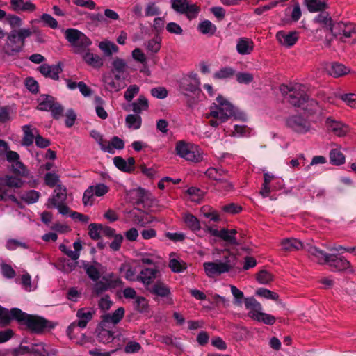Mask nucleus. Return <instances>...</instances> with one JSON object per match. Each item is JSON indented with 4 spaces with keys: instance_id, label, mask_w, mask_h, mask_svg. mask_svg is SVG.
<instances>
[{
    "instance_id": "obj_1",
    "label": "nucleus",
    "mask_w": 356,
    "mask_h": 356,
    "mask_svg": "<svg viewBox=\"0 0 356 356\" xmlns=\"http://www.w3.org/2000/svg\"><path fill=\"white\" fill-rule=\"evenodd\" d=\"M206 118H210L209 124L213 127H217L232 118L241 121L246 120L245 114L222 95H218L216 102L211 104Z\"/></svg>"
},
{
    "instance_id": "obj_2",
    "label": "nucleus",
    "mask_w": 356,
    "mask_h": 356,
    "mask_svg": "<svg viewBox=\"0 0 356 356\" xmlns=\"http://www.w3.org/2000/svg\"><path fill=\"white\" fill-rule=\"evenodd\" d=\"M11 320H16L24 324L32 332H42L46 328H52L54 325L45 318L26 314L18 308L8 310L0 305V323L7 325Z\"/></svg>"
},
{
    "instance_id": "obj_3",
    "label": "nucleus",
    "mask_w": 356,
    "mask_h": 356,
    "mask_svg": "<svg viewBox=\"0 0 356 356\" xmlns=\"http://www.w3.org/2000/svg\"><path fill=\"white\" fill-rule=\"evenodd\" d=\"M307 252L319 264H327L332 271L353 273L350 263L337 253H327L317 247H309Z\"/></svg>"
},
{
    "instance_id": "obj_4",
    "label": "nucleus",
    "mask_w": 356,
    "mask_h": 356,
    "mask_svg": "<svg viewBox=\"0 0 356 356\" xmlns=\"http://www.w3.org/2000/svg\"><path fill=\"white\" fill-rule=\"evenodd\" d=\"M236 265V257L234 254L225 252L220 259L207 261L203 264V268L207 277L213 278L229 272Z\"/></svg>"
},
{
    "instance_id": "obj_5",
    "label": "nucleus",
    "mask_w": 356,
    "mask_h": 356,
    "mask_svg": "<svg viewBox=\"0 0 356 356\" xmlns=\"http://www.w3.org/2000/svg\"><path fill=\"white\" fill-rule=\"evenodd\" d=\"M32 31L29 28L13 29L6 35V40L3 47L5 54L14 56L21 52L25 44V40L30 37Z\"/></svg>"
},
{
    "instance_id": "obj_6",
    "label": "nucleus",
    "mask_w": 356,
    "mask_h": 356,
    "mask_svg": "<svg viewBox=\"0 0 356 356\" xmlns=\"http://www.w3.org/2000/svg\"><path fill=\"white\" fill-rule=\"evenodd\" d=\"M306 90V86L299 83L280 86V91L284 99L291 105L299 108L305 104L304 101L307 97Z\"/></svg>"
},
{
    "instance_id": "obj_7",
    "label": "nucleus",
    "mask_w": 356,
    "mask_h": 356,
    "mask_svg": "<svg viewBox=\"0 0 356 356\" xmlns=\"http://www.w3.org/2000/svg\"><path fill=\"white\" fill-rule=\"evenodd\" d=\"M175 152L179 157L188 162L199 163L204 159V152L199 145L184 140L177 142Z\"/></svg>"
},
{
    "instance_id": "obj_8",
    "label": "nucleus",
    "mask_w": 356,
    "mask_h": 356,
    "mask_svg": "<svg viewBox=\"0 0 356 356\" xmlns=\"http://www.w3.org/2000/svg\"><path fill=\"white\" fill-rule=\"evenodd\" d=\"M245 309L249 310L248 316L252 319L262 322L266 325H273L275 322V318L268 314L262 312L261 305L253 297L244 298Z\"/></svg>"
},
{
    "instance_id": "obj_9",
    "label": "nucleus",
    "mask_w": 356,
    "mask_h": 356,
    "mask_svg": "<svg viewBox=\"0 0 356 356\" xmlns=\"http://www.w3.org/2000/svg\"><path fill=\"white\" fill-rule=\"evenodd\" d=\"M65 37L74 48L76 54L83 53L91 44V40L82 32L76 29H67L65 31Z\"/></svg>"
},
{
    "instance_id": "obj_10",
    "label": "nucleus",
    "mask_w": 356,
    "mask_h": 356,
    "mask_svg": "<svg viewBox=\"0 0 356 356\" xmlns=\"http://www.w3.org/2000/svg\"><path fill=\"white\" fill-rule=\"evenodd\" d=\"M95 312L96 309L93 307H82L79 309L76 314L77 320L70 323L67 327V335L72 338V333L75 328H86L88 323L92 319Z\"/></svg>"
},
{
    "instance_id": "obj_11",
    "label": "nucleus",
    "mask_w": 356,
    "mask_h": 356,
    "mask_svg": "<svg viewBox=\"0 0 356 356\" xmlns=\"http://www.w3.org/2000/svg\"><path fill=\"white\" fill-rule=\"evenodd\" d=\"M286 124L293 132L298 134H306L312 130L311 122L300 115L289 117L286 120Z\"/></svg>"
},
{
    "instance_id": "obj_12",
    "label": "nucleus",
    "mask_w": 356,
    "mask_h": 356,
    "mask_svg": "<svg viewBox=\"0 0 356 356\" xmlns=\"http://www.w3.org/2000/svg\"><path fill=\"white\" fill-rule=\"evenodd\" d=\"M200 81L197 74L195 72H190L184 75L179 81V88L181 91L187 95L188 92L195 93L200 90Z\"/></svg>"
},
{
    "instance_id": "obj_13",
    "label": "nucleus",
    "mask_w": 356,
    "mask_h": 356,
    "mask_svg": "<svg viewBox=\"0 0 356 356\" xmlns=\"http://www.w3.org/2000/svg\"><path fill=\"white\" fill-rule=\"evenodd\" d=\"M147 291L152 295L165 299L166 303L172 304L173 300L170 287L163 280H156Z\"/></svg>"
},
{
    "instance_id": "obj_14",
    "label": "nucleus",
    "mask_w": 356,
    "mask_h": 356,
    "mask_svg": "<svg viewBox=\"0 0 356 356\" xmlns=\"http://www.w3.org/2000/svg\"><path fill=\"white\" fill-rule=\"evenodd\" d=\"M124 315V309L123 307H119L111 314H104L101 316V321L98 324V327H108L111 329L122 319Z\"/></svg>"
},
{
    "instance_id": "obj_15",
    "label": "nucleus",
    "mask_w": 356,
    "mask_h": 356,
    "mask_svg": "<svg viewBox=\"0 0 356 356\" xmlns=\"http://www.w3.org/2000/svg\"><path fill=\"white\" fill-rule=\"evenodd\" d=\"M159 274L158 268H145L142 269L139 273L138 282H141L145 289L147 290L148 287L152 286L154 280L157 277Z\"/></svg>"
},
{
    "instance_id": "obj_16",
    "label": "nucleus",
    "mask_w": 356,
    "mask_h": 356,
    "mask_svg": "<svg viewBox=\"0 0 356 356\" xmlns=\"http://www.w3.org/2000/svg\"><path fill=\"white\" fill-rule=\"evenodd\" d=\"M325 127L329 132L337 136H344L349 131L348 127L340 121H337L331 117L327 118Z\"/></svg>"
},
{
    "instance_id": "obj_17",
    "label": "nucleus",
    "mask_w": 356,
    "mask_h": 356,
    "mask_svg": "<svg viewBox=\"0 0 356 356\" xmlns=\"http://www.w3.org/2000/svg\"><path fill=\"white\" fill-rule=\"evenodd\" d=\"M67 199L66 188L58 184L54 191L53 194L49 197L47 207L53 208L54 207L65 203Z\"/></svg>"
},
{
    "instance_id": "obj_18",
    "label": "nucleus",
    "mask_w": 356,
    "mask_h": 356,
    "mask_svg": "<svg viewBox=\"0 0 356 356\" xmlns=\"http://www.w3.org/2000/svg\"><path fill=\"white\" fill-rule=\"evenodd\" d=\"M305 104H302L300 108L307 112L309 115H318L320 116L323 115L326 111L314 99H309L307 96V99L304 101Z\"/></svg>"
},
{
    "instance_id": "obj_19",
    "label": "nucleus",
    "mask_w": 356,
    "mask_h": 356,
    "mask_svg": "<svg viewBox=\"0 0 356 356\" xmlns=\"http://www.w3.org/2000/svg\"><path fill=\"white\" fill-rule=\"evenodd\" d=\"M103 82L106 89L110 92H118L122 88L121 75L105 74L103 76Z\"/></svg>"
},
{
    "instance_id": "obj_20",
    "label": "nucleus",
    "mask_w": 356,
    "mask_h": 356,
    "mask_svg": "<svg viewBox=\"0 0 356 356\" xmlns=\"http://www.w3.org/2000/svg\"><path fill=\"white\" fill-rule=\"evenodd\" d=\"M38 69L42 75L54 80H58L59 74L62 72L61 66L59 64L52 65L43 64L40 65Z\"/></svg>"
},
{
    "instance_id": "obj_21",
    "label": "nucleus",
    "mask_w": 356,
    "mask_h": 356,
    "mask_svg": "<svg viewBox=\"0 0 356 356\" xmlns=\"http://www.w3.org/2000/svg\"><path fill=\"white\" fill-rule=\"evenodd\" d=\"M80 266L83 268L87 275L93 281H97L100 277L99 268L101 265L99 263L93 264L86 261H80Z\"/></svg>"
},
{
    "instance_id": "obj_22",
    "label": "nucleus",
    "mask_w": 356,
    "mask_h": 356,
    "mask_svg": "<svg viewBox=\"0 0 356 356\" xmlns=\"http://www.w3.org/2000/svg\"><path fill=\"white\" fill-rule=\"evenodd\" d=\"M253 41L248 38H240L236 41V49L240 55H249L254 49Z\"/></svg>"
},
{
    "instance_id": "obj_23",
    "label": "nucleus",
    "mask_w": 356,
    "mask_h": 356,
    "mask_svg": "<svg viewBox=\"0 0 356 356\" xmlns=\"http://www.w3.org/2000/svg\"><path fill=\"white\" fill-rule=\"evenodd\" d=\"M276 37L281 44L289 47L294 45L297 42L298 33L296 31L286 33L280 31L277 32Z\"/></svg>"
},
{
    "instance_id": "obj_24",
    "label": "nucleus",
    "mask_w": 356,
    "mask_h": 356,
    "mask_svg": "<svg viewBox=\"0 0 356 356\" xmlns=\"http://www.w3.org/2000/svg\"><path fill=\"white\" fill-rule=\"evenodd\" d=\"M282 248L285 251H295L301 249H307L312 245H305L300 241L295 238H289L282 240L280 243Z\"/></svg>"
},
{
    "instance_id": "obj_25",
    "label": "nucleus",
    "mask_w": 356,
    "mask_h": 356,
    "mask_svg": "<svg viewBox=\"0 0 356 356\" xmlns=\"http://www.w3.org/2000/svg\"><path fill=\"white\" fill-rule=\"evenodd\" d=\"M113 163L120 170L125 172H130L134 170L135 160L133 157H129L127 160L120 156L113 158Z\"/></svg>"
},
{
    "instance_id": "obj_26",
    "label": "nucleus",
    "mask_w": 356,
    "mask_h": 356,
    "mask_svg": "<svg viewBox=\"0 0 356 356\" xmlns=\"http://www.w3.org/2000/svg\"><path fill=\"white\" fill-rule=\"evenodd\" d=\"M124 147V141L118 136H114L112 138L111 142H106V145L102 146V151L113 154L115 153V149L121 150Z\"/></svg>"
},
{
    "instance_id": "obj_27",
    "label": "nucleus",
    "mask_w": 356,
    "mask_h": 356,
    "mask_svg": "<svg viewBox=\"0 0 356 356\" xmlns=\"http://www.w3.org/2000/svg\"><path fill=\"white\" fill-rule=\"evenodd\" d=\"M326 70L328 74L334 77L343 76L349 72V70L343 65L338 63H332L329 64Z\"/></svg>"
},
{
    "instance_id": "obj_28",
    "label": "nucleus",
    "mask_w": 356,
    "mask_h": 356,
    "mask_svg": "<svg viewBox=\"0 0 356 356\" xmlns=\"http://www.w3.org/2000/svg\"><path fill=\"white\" fill-rule=\"evenodd\" d=\"M168 266L170 270L175 273H181L186 269V263L181 259L177 258L174 253L170 255Z\"/></svg>"
},
{
    "instance_id": "obj_29",
    "label": "nucleus",
    "mask_w": 356,
    "mask_h": 356,
    "mask_svg": "<svg viewBox=\"0 0 356 356\" xmlns=\"http://www.w3.org/2000/svg\"><path fill=\"white\" fill-rule=\"evenodd\" d=\"M185 225L192 232H197L200 230V220L191 213H184L182 217Z\"/></svg>"
},
{
    "instance_id": "obj_30",
    "label": "nucleus",
    "mask_w": 356,
    "mask_h": 356,
    "mask_svg": "<svg viewBox=\"0 0 356 356\" xmlns=\"http://www.w3.org/2000/svg\"><path fill=\"white\" fill-rule=\"evenodd\" d=\"M205 175L209 179L216 181V184H218L220 181H226L227 172L221 168H209L205 172Z\"/></svg>"
},
{
    "instance_id": "obj_31",
    "label": "nucleus",
    "mask_w": 356,
    "mask_h": 356,
    "mask_svg": "<svg viewBox=\"0 0 356 356\" xmlns=\"http://www.w3.org/2000/svg\"><path fill=\"white\" fill-rule=\"evenodd\" d=\"M131 106L134 113L140 115L143 111L148 109L149 102L145 96L140 95L135 102L131 103Z\"/></svg>"
},
{
    "instance_id": "obj_32",
    "label": "nucleus",
    "mask_w": 356,
    "mask_h": 356,
    "mask_svg": "<svg viewBox=\"0 0 356 356\" xmlns=\"http://www.w3.org/2000/svg\"><path fill=\"white\" fill-rule=\"evenodd\" d=\"M38 109L48 111L52 108L55 99L52 96L42 95L38 99Z\"/></svg>"
},
{
    "instance_id": "obj_33",
    "label": "nucleus",
    "mask_w": 356,
    "mask_h": 356,
    "mask_svg": "<svg viewBox=\"0 0 356 356\" xmlns=\"http://www.w3.org/2000/svg\"><path fill=\"white\" fill-rule=\"evenodd\" d=\"M125 124L129 129L137 130L142 124L141 116L138 114H129L125 118Z\"/></svg>"
},
{
    "instance_id": "obj_34",
    "label": "nucleus",
    "mask_w": 356,
    "mask_h": 356,
    "mask_svg": "<svg viewBox=\"0 0 356 356\" xmlns=\"http://www.w3.org/2000/svg\"><path fill=\"white\" fill-rule=\"evenodd\" d=\"M197 29L204 35H213L216 33L217 28L211 22L205 19L198 24Z\"/></svg>"
},
{
    "instance_id": "obj_35",
    "label": "nucleus",
    "mask_w": 356,
    "mask_h": 356,
    "mask_svg": "<svg viewBox=\"0 0 356 356\" xmlns=\"http://www.w3.org/2000/svg\"><path fill=\"white\" fill-rule=\"evenodd\" d=\"M83 58L86 63L92 66L93 67L99 68L103 65L102 58L91 52H86L83 56Z\"/></svg>"
},
{
    "instance_id": "obj_36",
    "label": "nucleus",
    "mask_w": 356,
    "mask_h": 356,
    "mask_svg": "<svg viewBox=\"0 0 356 356\" xmlns=\"http://www.w3.org/2000/svg\"><path fill=\"white\" fill-rule=\"evenodd\" d=\"M339 29H343V42H346L347 39L353 38L354 41L356 39V26L351 23H346V24H341Z\"/></svg>"
},
{
    "instance_id": "obj_37",
    "label": "nucleus",
    "mask_w": 356,
    "mask_h": 356,
    "mask_svg": "<svg viewBox=\"0 0 356 356\" xmlns=\"http://www.w3.org/2000/svg\"><path fill=\"white\" fill-rule=\"evenodd\" d=\"M303 3L311 13L321 11L326 7L325 3L321 0H303Z\"/></svg>"
},
{
    "instance_id": "obj_38",
    "label": "nucleus",
    "mask_w": 356,
    "mask_h": 356,
    "mask_svg": "<svg viewBox=\"0 0 356 356\" xmlns=\"http://www.w3.org/2000/svg\"><path fill=\"white\" fill-rule=\"evenodd\" d=\"M98 47L106 56H110L113 53L118 51V47L114 42L108 40L100 42Z\"/></svg>"
},
{
    "instance_id": "obj_39",
    "label": "nucleus",
    "mask_w": 356,
    "mask_h": 356,
    "mask_svg": "<svg viewBox=\"0 0 356 356\" xmlns=\"http://www.w3.org/2000/svg\"><path fill=\"white\" fill-rule=\"evenodd\" d=\"M99 333L97 335L99 342L103 343H109L114 339L113 332L108 327H98Z\"/></svg>"
},
{
    "instance_id": "obj_40",
    "label": "nucleus",
    "mask_w": 356,
    "mask_h": 356,
    "mask_svg": "<svg viewBox=\"0 0 356 356\" xmlns=\"http://www.w3.org/2000/svg\"><path fill=\"white\" fill-rule=\"evenodd\" d=\"M314 22L322 25L327 30L330 31V26L332 25L331 17L326 12H321L317 15L314 19Z\"/></svg>"
},
{
    "instance_id": "obj_41",
    "label": "nucleus",
    "mask_w": 356,
    "mask_h": 356,
    "mask_svg": "<svg viewBox=\"0 0 356 356\" xmlns=\"http://www.w3.org/2000/svg\"><path fill=\"white\" fill-rule=\"evenodd\" d=\"M32 355L33 356H49V351L47 346L42 343H33L32 344Z\"/></svg>"
},
{
    "instance_id": "obj_42",
    "label": "nucleus",
    "mask_w": 356,
    "mask_h": 356,
    "mask_svg": "<svg viewBox=\"0 0 356 356\" xmlns=\"http://www.w3.org/2000/svg\"><path fill=\"white\" fill-rule=\"evenodd\" d=\"M3 181L5 185L10 188H19L24 184V181L16 176L6 175L3 179Z\"/></svg>"
},
{
    "instance_id": "obj_43",
    "label": "nucleus",
    "mask_w": 356,
    "mask_h": 356,
    "mask_svg": "<svg viewBox=\"0 0 356 356\" xmlns=\"http://www.w3.org/2000/svg\"><path fill=\"white\" fill-rule=\"evenodd\" d=\"M40 193L35 190L26 191L21 195V199L27 204L36 202L40 197Z\"/></svg>"
},
{
    "instance_id": "obj_44",
    "label": "nucleus",
    "mask_w": 356,
    "mask_h": 356,
    "mask_svg": "<svg viewBox=\"0 0 356 356\" xmlns=\"http://www.w3.org/2000/svg\"><path fill=\"white\" fill-rule=\"evenodd\" d=\"M330 162L336 165H339L345 162V156L338 149H332L330 152Z\"/></svg>"
},
{
    "instance_id": "obj_45",
    "label": "nucleus",
    "mask_w": 356,
    "mask_h": 356,
    "mask_svg": "<svg viewBox=\"0 0 356 356\" xmlns=\"http://www.w3.org/2000/svg\"><path fill=\"white\" fill-rule=\"evenodd\" d=\"M23 131L24 133V143L26 145H30L33 143L34 138H35V134L37 131L35 129H32L29 125H24L23 127Z\"/></svg>"
},
{
    "instance_id": "obj_46",
    "label": "nucleus",
    "mask_w": 356,
    "mask_h": 356,
    "mask_svg": "<svg viewBox=\"0 0 356 356\" xmlns=\"http://www.w3.org/2000/svg\"><path fill=\"white\" fill-rule=\"evenodd\" d=\"M191 201L199 203L204 197V192L198 188L191 187L186 191Z\"/></svg>"
},
{
    "instance_id": "obj_47",
    "label": "nucleus",
    "mask_w": 356,
    "mask_h": 356,
    "mask_svg": "<svg viewBox=\"0 0 356 356\" xmlns=\"http://www.w3.org/2000/svg\"><path fill=\"white\" fill-rule=\"evenodd\" d=\"M236 231L235 229H222L220 238L226 242L236 245L237 241L235 237Z\"/></svg>"
},
{
    "instance_id": "obj_48",
    "label": "nucleus",
    "mask_w": 356,
    "mask_h": 356,
    "mask_svg": "<svg viewBox=\"0 0 356 356\" xmlns=\"http://www.w3.org/2000/svg\"><path fill=\"white\" fill-rule=\"evenodd\" d=\"M21 280L22 287L26 291H32L37 289V284L31 282V277L28 273L22 275Z\"/></svg>"
},
{
    "instance_id": "obj_49",
    "label": "nucleus",
    "mask_w": 356,
    "mask_h": 356,
    "mask_svg": "<svg viewBox=\"0 0 356 356\" xmlns=\"http://www.w3.org/2000/svg\"><path fill=\"white\" fill-rule=\"evenodd\" d=\"M112 65L113 67V72H116V74L120 75L125 72L126 70L128 67L127 62L124 59L120 58H115L113 61Z\"/></svg>"
},
{
    "instance_id": "obj_50",
    "label": "nucleus",
    "mask_w": 356,
    "mask_h": 356,
    "mask_svg": "<svg viewBox=\"0 0 356 356\" xmlns=\"http://www.w3.org/2000/svg\"><path fill=\"white\" fill-rule=\"evenodd\" d=\"M61 270L65 273H70L75 270L78 262L76 261H70L66 258H61L59 260Z\"/></svg>"
},
{
    "instance_id": "obj_51",
    "label": "nucleus",
    "mask_w": 356,
    "mask_h": 356,
    "mask_svg": "<svg viewBox=\"0 0 356 356\" xmlns=\"http://www.w3.org/2000/svg\"><path fill=\"white\" fill-rule=\"evenodd\" d=\"M337 97L341 99L347 106L352 108H356V94H339L337 95Z\"/></svg>"
},
{
    "instance_id": "obj_52",
    "label": "nucleus",
    "mask_w": 356,
    "mask_h": 356,
    "mask_svg": "<svg viewBox=\"0 0 356 356\" xmlns=\"http://www.w3.org/2000/svg\"><path fill=\"white\" fill-rule=\"evenodd\" d=\"M88 234L92 239H99L102 235V225L91 223L88 227Z\"/></svg>"
},
{
    "instance_id": "obj_53",
    "label": "nucleus",
    "mask_w": 356,
    "mask_h": 356,
    "mask_svg": "<svg viewBox=\"0 0 356 356\" xmlns=\"http://www.w3.org/2000/svg\"><path fill=\"white\" fill-rule=\"evenodd\" d=\"M202 215L209 218L210 221L218 222L220 220L218 213L207 206H204L201 209Z\"/></svg>"
},
{
    "instance_id": "obj_54",
    "label": "nucleus",
    "mask_w": 356,
    "mask_h": 356,
    "mask_svg": "<svg viewBox=\"0 0 356 356\" xmlns=\"http://www.w3.org/2000/svg\"><path fill=\"white\" fill-rule=\"evenodd\" d=\"M250 134V130L249 129L244 125H238L236 124L234 127V131L230 134L231 136L233 137H244L248 136Z\"/></svg>"
},
{
    "instance_id": "obj_55",
    "label": "nucleus",
    "mask_w": 356,
    "mask_h": 356,
    "mask_svg": "<svg viewBox=\"0 0 356 356\" xmlns=\"http://www.w3.org/2000/svg\"><path fill=\"white\" fill-rule=\"evenodd\" d=\"M256 294L266 299H270L273 300H277L279 298L277 293L264 288L258 289L256 291Z\"/></svg>"
},
{
    "instance_id": "obj_56",
    "label": "nucleus",
    "mask_w": 356,
    "mask_h": 356,
    "mask_svg": "<svg viewBox=\"0 0 356 356\" xmlns=\"http://www.w3.org/2000/svg\"><path fill=\"white\" fill-rule=\"evenodd\" d=\"M234 74V70L232 67H225L221 68L219 71L214 74V78L219 79H227L232 76Z\"/></svg>"
},
{
    "instance_id": "obj_57",
    "label": "nucleus",
    "mask_w": 356,
    "mask_h": 356,
    "mask_svg": "<svg viewBox=\"0 0 356 356\" xmlns=\"http://www.w3.org/2000/svg\"><path fill=\"white\" fill-rule=\"evenodd\" d=\"M230 288L232 294L234 296V305L236 306H241L243 303V299L244 298L243 293L235 286L232 285Z\"/></svg>"
},
{
    "instance_id": "obj_58",
    "label": "nucleus",
    "mask_w": 356,
    "mask_h": 356,
    "mask_svg": "<svg viewBox=\"0 0 356 356\" xmlns=\"http://www.w3.org/2000/svg\"><path fill=\"white\" fill-rule=\"evenodd\" d=\"M161 14L160 8L156 5L155 3L150 2L147 4L145 8V16L152 17L159 15Z\"/></svg>"
},
{
    "instance_id": "obj_59",
    "label": "nucleus",
    "mask_w": 356,
    "mask_h": 356,
    "mask_svg": "<svg viewBox=\"0 0 356 356\" xmlns=\"http://www.w3.org/2000/svg\"><path fill=\"white\" fill-rule=\"evenodd\" d=\"M140 90L139 87L137 85L129 86L124 94V97L127 102H131L133 98L138 94Z\"/></svg>"
},
{
    "instance_id": "obj_60",
    "label": "nucleus",
    "mask_w": 356,
    "mask_h": 356,
    "mask_svg": "<svg viewBox=\"0 0 356 356\" xmlns=\"http://www.w3.org/2000/svg\"><path fill=\"white\" fill-rule=\"evenodd\" d=\"M273 275L265 270L259 271L257 276V281L261 284L270 283L273 280Z\"/></svg>"
},
{
    "instance_id": "obj_61",
    "label": "nucleus",
    "mask_w": 356,
    "mask_h": 356,
    "mask_svg": "<svg viewBox=\"0 0 356 356\" xmlns=\"http://www.w3.org/2000/svg\"><path fill=\"white\" fill-rule=\"evenodd\" d=\"M148 306L147 300L142 296L136 297L134 302V307L140 312H144L147 310Z\"/></svg>"
},
{
    "instance_id": "obj_62",
    "label": "nucleus",
    "mask_w": 356,
    "mask_h": 356,
    "mask_svg": "<svg viewBox=\"0 0 356 356\" xmlns=\"http://www.w3.org/2000/svg\"><path fill=\"white\" fill-rule=\"evenodd\" d=\"M1 271L3 277L8 279L13 278L16 275V273L12 266L7 264L2 263L1 264Z\"/></svg>"
},
{
    "instance_id": "obj_63",
    "label": "nucleus",
    "mask_w": 356,
    "mask_h": 356,
    "mask_svg": "<svg viewBox=\"0 0 356 356\" xmlns=\"http://www.w3.org/2000/svg\"><path fill=\"white\" fill-rule=\"evenodd\" d=\"M102 280L110 284L111 287H115L122 283L120 279L112 273L103 276Z\"/></svg>"
},
{
    "instance_id": "obj_64",
    "label": "nucleus",
    "mask_w": 356,
    "mask_h": 356,
    "mask_svg": "<svg viewBox=\"0 0 356 356\" xmlns=\"http://www.w3.org/2000/svg\"><path fill=\"white\" fill-rule=\"evenodd\" d=\"M41 20L46 26H49L51 29H55L58 28V22L49 14H42L41 16Z\"/></svg>"
}]
</instances>
